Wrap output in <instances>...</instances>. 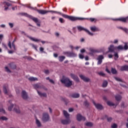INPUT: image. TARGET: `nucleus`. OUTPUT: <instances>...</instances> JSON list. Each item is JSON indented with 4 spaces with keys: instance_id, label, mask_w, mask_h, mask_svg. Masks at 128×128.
I'll list each match as a JSON object with an SVG mask.
<instances>
[{
    "instance_id": "nucleus-25",
    "label": "nucleus",
    "mask_w": 128,
    "mask_h": 128,
    "mask_svg": "<svg viewBox=\"0 0 128 128\" xmlns=\"http://www.w3.org/2000/svg\"><path fill=\"white\" fill-rule=\"evenodd\" d=\"M16 40V38H14V40L12 43V48H13L14 50H16V45L14 44V42Z\"/></svg>"
},
{
    "instance_id": "nucleus-33",
    "label": "nucleus",
    "mask_w": 128,
    "mask_h": 128,
    "mask_svg": "<svg viewBox=\"0 0 128 128\" xmlns=\"http://www.w3.org/2000/svg\"><path fill=\"white\" fill-rule=\"evenodd\" d=\"M102 88H106L108 86V81L104 80L102 85Z\"/></svg>"
},
{
    "instance_id": "nucleus-31",
    "label": "nucleus",
    "mask_w": 128,
    "mask_h": 128,
    "mask_svg": "<svg viewBox=\"0 0 128 128\" xmlns=\"http://www.w3.org/2000/svg\"><path fill=\"white\" fill-rule=\"evenodd\" d=\"M28 80L30 82H36V80H38V78L34 77H30L28 78Z\"/></svg>"
},
{
    "instance_id": "nucleus-56",
    "label": "nucleus",
    "mask_w": 128,
    "mask_h": 128,
    "mask_svg": "<svg viewBox=\"0 0 128 128\" xmlns=\"http://www.w3.org/2000/svg\"><path fill=\"white\" fill-rule=\"evenodd\" d=\"M102 62V60H98V64H100Z\"/></svg>"
},
{
    "instance_id": "nucleus-44",
    "label": "nucleus",
    "mask_w": 128,
    "mask_h": 128,
    "mask_svg": "<svg viewBox=\"0 0 128 128\" xmlns=\"http://www.w3.org/2000/svg\"><path fill=\"white\" fill-rule=\"evenodd\" d=\"M12 108H14V104H11V106L8 108V110H10V112L12 111Z\"/></svg>"
},
{
    "instance_id": "nucleus-47",
    "label": "nucleus",
    "mask_w": 128,
    "mask_h": 128,
    "mask_svg": "<svg viewBox=\"0 0 128 128\" xmlns=\"http://www.w3.org/2000/svg\"><path fill=\"white\" fill-rule=\"evenodd\" d=\"M107 120L109 122H112V117H109V118L107 117Z\"/></svg>"
},
{
    "instance_id": "nucleus-29",
    "label": "nucleus",
    "mask_w": 128,
    "mask_h": 128,
    "mask_svg": "<svg viewBox=\"0 0 128 128\" xmlns=\"http://www.w3.org/2000/svg\"><path fill=\"white\" fill-rule=\"evenodd\" d=\"M36 124H37L38 128L42 126V124H40V120L38 118H36Z\"/></svg>"
},
{
    "instance_id": "nucleus-50",
    "label": "nucleus",
    "mask_w": 128,
    "mask_h": 128,
    "mask_svg": "<svg viewBox=\"0 0 128 128\" xmlns=\"http://www.w3.org/2000/svg\"><path fill=\"white\" fill-rule=\"evenodd\" d=\"M84 105L85 106H88V101H85L84 102Z\"/></svg>"
},
{
    "instance_id": "nucleus-21",
    "label": "nucleus",
    "mask_w": 128,
    "mask_h": 128,
    "mask_svg": "<svg viewBox=\"0 0 128 128\" xmlns=\"http://www.w3.org/2000/svg\"><path fill=\"white\" fill-rule=\"evenodd\" d=\"M37 92L38 94V96H40L42 97H44V98H46L47 95L46 93H42V92L38 91V90H37Z\"/></svg>"
},
{
    "instance_id": "nucleus-38",
    "label": "nucleus",
    "mask_w": 128,
    "mask_h": 128,
    "mask_svg": "<svg viewBox=\"0 0 128 128\" xmlns=\"http://www.w3.org/2000/svg\"><path fill=\"white\" fill-rule=\"evenodd\" d=\"M106 103H107V104L108 106H114V103L110 102V101H108Z\"/></svg>"
},
{
    "instance_id": "nucleus-7",
    "label": "nucleus",
    "mask_w": 128,
    "mask_h": 128,
    "mask_svg": "<svg viewBox=\"0 0 128 128\" xmlns=\"http://www.w3.org/2000/svg\"><path fill=\"white\" fill-rule=\"evenodd\" d=\"M50 120V115L48 113H44L42 118V120L44 122H48Z\"/></svg>"
},
{
    "instance_id": "nucleus-64",
    "label": "nucleus",
    "mask_w": 128,
    "mask_h": 128,
    "mask_svg": "<svg viewBox=\"0 0 128 128\" xmlns=\"http://www.w3.org/2000/svg\"><path fill=\"white\" fill-rule=\"evenodd\" d=\"M55 36H60V34H58V32H56L55 33Z\"/></svg>"
},
{
    "instance_id": "nucleus-41",
    "label": "nucleus",
    "mask_w": 128,
    "mask_h": 128,
    "mask_svg": "<svg viewBox=\"0 0 128 128\" xmlns=\"http://www.w3.org/2000/svg\"><path fill=\"white\" fill-rule=\"evenodd\" d=\"M120 30H124L126 34H128V30L126 28H123L122 27L120 28Z\"/></svg>"
},
{
    "instance_id": "nucleus-48",
    "label": "nucleus",
    "mask_w": 128,
    "mask_h": 128,
    "mask_svg": "<svg viewBox=\"0 0 128 128\" xmlns=\"http://www.w3.org/2000/svg\"><path fill=\"white\" fill-rule=\"evenodd\" d=\"M8 48H10V50H12V43L10 42V41H9L8 42Z\"/></svg>"
},
{
    "instance_id": "nucleus-6",
    "label": "nucleus",
    "mask_w": 128,
    "mask_h": 128,
    "mask_svg": "<svg viewBox=\"0 0 128 128\" xmlns=\"http://www.w3.org/2000/svg\"><path fill=\"white\" fill-rule=\"evenodd\" d=\"M77 28H78V30L80 32H81V30H84V32H87V34H88L89 36H94V34L90 32L87 29H85L83 27H82L81 26H78Z\"/></svg>"
},
{
    "instance_id": "nucleus-17",
    "label": "nucleus",
    "mask_w": 128,
    "mask_h": 128,
    "mask_svg": "<svg viewBox=\"0 0 128 128\" xmlns=\"http://www.w3.org/2000/svg\"><path fill=\"white\" fill-rule=\"evenodd\" d=\"M93 104L94 106H96V108L98 110H102V106L100 104H96L94 101H93Z\"/></svg>"
},
{
    "instance_id": "nucleus-13",
    "label": "nucleus",
    "mask_w": 128,
    "mask_h": 128,
    "mask_svg": "<svg viewBox=\"0 0 128 128\" xmlns=\"http://www.w3.org/2000/svg\"><path fill=\"white\" fill-rule=\"evenodd\" d=\"M77 120L80 122V120H86V118L82 116L80 114H78L76 116Z\"/></svg>"
},
{
    "instance_id": "nucleus-40",
    "label": "nucleus",
    "mask_w": 128,
    "mask_h": 128,
    "mask_svg": "<svg viewBox=\"0 0 128 128\" xmlns=\"http://www.w3.org/2000/svg\"><path fill=\"white\" fill-rule=\"evenodd\" d=\"M114 56L115 60H116V58H118V52H114Z\"/></svg>"
},
{
    "instance_id": "nucleus-46",
    "label": "nucleus",
    "mask_w": 128,
    "mask_h": 128,
    "mask_svg": "<svg viewBox=\"0 0 128 128\" xmlns=\"http://www.w3.org/2000/svg\"><path fill=\"white\" fill-rule=\"evenodd\" d=\"M59 22H60L61 24H64V20L62 18H60Z\"/></svg>"
},
{
    "instance_id": "nucleus-16",
    "label": "nucleus",
    "mask_w": 128,
    "mask_h": 128,
    "mask_svg": "<svg viewBox=\"0 0 128 128\" xmlns=\"http://www.w3.org/2000/svg\"><path fill=\"white\" fill-rule=\"evenodd\" d=\"M76 18H84L82 20H89L91 21L92 22H94V20H96V18H80V17H76Z\"/></svg>"
},
{
    "instance_id": "nucleus-10",
    "label": "nucleus",
    "mask_w": 128,
    "mask_h": 128,
    "mask_svg": "<svg viewBox=\"0 0 128 128\" xmlns=\"http://www.w3.org/2000/svg\"><path fill=\"white\" fill-rule=\"evenodd\" d=\"M3 92L5 94H8V84L4 85Z\"/></svg>"
},
{
    "instance_id": "nucleus-24",
    "label": "nucleus",
    "mask_w": 128,
    "mask_h": 128,
    "mask_svg": "<svg viewBox=\"0 0 128 128\" xmlns=\"http://www.w3.org/2000/svg\"><path fill=\"white\" fill-rule=\"evenodd\" d=\"M90 30H92V32H100V29H98V28H96V26H92V27H90Z\"/></svg>"
},
{
    "instance_id": "nucleus-53",
    "label": "nucleus",
    "mask_w": 128,
    "mask_h": 128,
    "mask_svg": "<svg viewBox=\"0 0 128 128\" xmlns=\"http://www.w3.org/2000/svg\"><path fill=\"white\" fill-rule=\"evenodd\" d=\"M79 58H81L82 60V58H84V55H82V54H80Z\"/></svg>"
},
{
    "instance_id": "nucleus-14",
    "label": "nucleus",
    "mask_w": 128,
    "mask_h": 128,
    "mask_svg": "<svg viewBox=\"0 0 128 128\" xmlns=\"http://www.w3.org/2000/svg\"><path fill=\"white\" fill-rule=\"evenodd\" d=\"M79 76H80V78H81V79L82 80H84L86 82H88L90 80L89 78L86 77L84 75L81 74V75H80Z\"/></svg>"
},
{
    "instance_id": "nucleus-63",
    "label": "nucleus",
    "mask_w": 128,
    "mask_h": 128,
    "mask_svg": "<svg viewBox=\"0 0 128 128\" xmlns=\"http://www.w3.org/2000/svg\"><path fill=\"white\" fill-rule=\"evenodd\" d=\"M109 58H112V54H110L108 55Z\"/></svg>"
},
{
    "instance_id": "nucleus-30",
    "label": "nucleus",
    "mask_w": 128,
    "mask_h": 128,
    "mask_svg": "<svg viewBox=\"0 0 128 128\" xmlns=\"http://www.w3.org/2000/svg\"><path fill=\"white\" fill-rule=\"evenodd\" d=\"M61 100H62L63 102H65V104L66 105L68 104V102H70V101H68V100L66 98H62Z\"/></svg>"
},
{
    "instance_id": "nucleus-43",
    "label": "nucleus",
    "mask_w": 128,
    "mask_h": 128,
    "mask_svg": "<svg viewBox=\"0 0 128 128\" xmlns=\"http://www.w3.org/2000/svg\"><path fill=\"white\" fill-rule=\"evenodd\" d=\"M5 70L6 72H12V71H10V68H8V66L5 67Z\"/></svg>"
},
{
    "instance_id": "nucleus-49",
    "label": "nucleus",
    "mask_w": 128,
    "mask_h": 128,
    "mask_svg": "<svg viewBox=\"0 0 128 128\" xmlns=\"http://www.w3.org/2000/svg\"><path fill=\"white\" fill-rule=\"evenodd\" d=\"M98 74L99 76H106V74L102 72H99Z\"/></svg>"
},
{
    "instance_id": "nucleus-34",
    "label": "nucleus",
    "mask_w": 128,
    "mask_h": 128,
    "mask_svg": "<svg viewBox=\"0 0 128 128\" xmlns=\"http://www.w3.org/2000/svg\"><path fill=\"white\" fill-rule=\"evenodd\" d=\"M111 72L113 74H116L118 72V71H116V68H112Z\"/></svg>"
},
{
    "instance_id": "nucleus-19",
    "label": "nucleus",
    "mask_w": 128,
    "mask_h": 128,
    "mask_svg": "<svg viewBox=\"0 0 128 128\" xmlns=\"http://www.w3.org/2000/svg\"><path fill=\"white\" fill-rule=\"evenodd\" d=\"M8 66H9L10 68H12V70H16V65L14 62L10 63L8 64Z\"/></svg>"
},
{
    "instance_id": "nucleus-4",
    "label": "nucleus",
    "mask_w": 128,
    "mask_h": 128,
    "mask_svg": "<svg viewBox=\"0 0 128 128\" xmlns=\"http://www.w3.org/2000/svg\"><path fill=\"white\" fill-rule=\"evenodd\" d=\"M63 114L66 120H62V124H68L70 123V114L68 113V112L64 110L63 111Z\"/></svg>"
},
{
    "instance_id": "nucleus-51",
    "label": "nucleus",
    "mask_w": 128,
    "mask_h": 128,
    "mask_svg": "<svg viewBox=\"0 0 128 128\" xmlns=\"http://www.w3.org/2000/svg\"><path fill=\"white\" fill-rule=\"evenodd\" d=\"M112 128H118V125H116V124H114L112 126Z\"/></svg>"
},
{
    "instance_id": "nucleus-42",
    "label": "nucleus",
    "mask_w": 128,
    "mask_h": 128,
    "mask_svg": "<svg viewBox=\"0 0 128 128\" xmlns=\"http://www.w3.org/2000/svg\"><path fill=\"white\" fill-rule=\"evenodd\" d=\"M8 120V118H6V116H1V117H0V120Z\"/></svg>"
},
{
    "instance_id": "nucleus-61",
    "label": "nucleus",
    "mask_w": 128,
    "mask_h": 128,
    "mask_svg": "<svg viewBox=\"0 0 128 128\" xmlns=\"http://www.w3.org/2000/svg\"><path fill=\"white\" fill-rule=\"evenodd\" d=\"M118 40L117 39L114 40V44H118Z\"/></svg>"
},
{
    "instance_id": "nucleus-15",
    "label": "nucleus",
    "mask_w": 128,
    "mask_h": 128,
    "mask_svg": "<svg viewBox=\"0 0 128 128\" xmlns=\"http://www.w3.org/2000/svg\"><path fill=\"white\" fill-rule=\"evenodd\" d=\"M22 96L23 100H28V94L24 90H22Z\"/></svg>"
},
{
    "instance_id": "nucleus-22",
    "label": "nucleus",
    "mask_w": 128,
    "mask_h": 128,
    "mask_svg": "<svg viewBox=\"0 0 128 128\" xmlns=\"http://www.w3.org/2000/svg\"><path fill=\"white\" fill-rule=\"evenodd\" d=\"M120 70H121L122 72H124V70H126L128 72V66L125 65L124 66H121Z\"/></svg>"
},
{
    "instance_id": "nucleus-45",
    "label": "nucleus",
    "mask_w": 128,
    "mask_h": 128,
    "mask_svg": "<svg viewBox=\"0 0 128 128\" xmlns=\"http://www.w3.org/2000/svg\"><path fill=\"white\" fill-rule=\"evenodd\" d=\"M32 47L33 48H34V50H38V46H36L34 44H32Z\"/></svg>"
},
{
    "instance_id": "nucleus-36",
    "label": "nucleus",
    "mask_w": 128,
    "mask_h": 128,
    "mask_svg": "<svg viewBox=\"0 0 128 128\" xmlns=\"http://www.w3.org/2000/svg\"><path fill=\"white\" fill-rule=\"evenodd\" d=\"M86 126H92L93 124L92 122H88L86 124Z\"/></svg>"
},
{
    "instance_id": "nucleus-59",
    "label": "nucleus",
    "mask_w": 128,
    "mask_h": 128,
    "mask_svg": "<svg viewBox=\"0 0 128 128\" xmlns=\"http://www.w3.org/2000/svg\"><path fill=\"white\" fill-rule=\"evenodd\" d=\"M8 52V54H14V51L10 50Z\"/></svg>"
},
{
    "instance_id": "nucleus-11",
    "label": "nucleus",
    "mask_w": 128,
    "mask_h": 128,
    "mask_svg": "<svg viewBox=\"0 0 128 128\" xmlns=\"http://www.w3.org/2000/svg\"><path fill=\"white\" fill-rule=\"evenodd\" d=\"M114 20H119L120 22H128V16L126 18H119L114 19Z\"/></svg>"
},
{
    "instance_id": "nucleus-52",
    "label": "nucleus",
    "mask_w": 128,
    "mask_h": 128,
    "mask_svg": "<svg viewBox=\"0 0 128 128\" xmlns=\"http://www.w3.org/2000/svg\"><path fill=\"white\" fill-rule=\"evenodd\" d=\"M0 112H2V114H6V110L3 108H0Z\"/></svg>"
},
{
    "instance_id": "nucleus-37",
    "label": "nucleus",
    "mask_w": 128,
    "mask_h": 128,
    "mask_svg": "<svg viewBox=\"0 0 128 128\" xmlns=\"http://www.w3.org/2000/svg\"><path fill=\"white\" fill-rule=\"evenodd\" d=\"M104 56L100 55L98 56V60H104Z\"/></svg>"
},
{
    "instance_id": "nucleus-9",
    "label": "nucleus",
    "mask_w": 128,
    "mask_h": 128,
    "mask_svg": "<svg viewBox=\"0 0 128 128\" xmlns=\"http://www.w3.org/2000/svg\"><path fill=\"white\" fill-rule=\"evenodd\" d=\"M116 49L120 50H128V44H125L124 46V47H123V46L122 45H120L116 47Z\"/></svg>"
},
{
    "instance_id": "nucleus-35",
    "label": "nucleus",
    "mask_w": 128,
    "mask_h": 128,
    "mask_svg": "<svg viewBox=\"0 0 128 128\" xmlns=\"http://www.w3.org/2000/svg\"><path fill=\"white\" fill-rule=\"evenodd\" d=\"M14 110L17 114H20V108H18V107L14 108Z\"/></svg>"
},
{
    "instance_id": "nucleus-55",
    "label": "nucleus",
    "mask_w": 128,
    "mask_h": 128,
    "mask_svg": "<svg viewBox=\"0 0 128 128\" xmlns=\"http://www.w3.org/2000/svg\"><path fill=\"white\" fill-rule=\"evenodd\" d=\"M8 24L11 28H14V24L12 23H9Z\"/></svg>"
},
{
    "instance_id": "nucleus-57",
    "label": "nucleus",
    "mask_w": 128,
    "mask_h": 128,
    "mask_svg": "<svg viewBox=\"0 0 128 128\" xmlns=\"http://www.w3.org/2000/svg\"><path fill=\"white\" fill-rule=\"evenodd\" d=\"M49 82L51 83L52 84H54V80L50 79Z\"/></svg>"
},
{
    "instance_id": "nucleus-5",
    "label": "nucleus",
    "mask_w": 128,
    "mask_h": 128,
    "mask_svg": "<svg viewBox=\"0 0 128 128\" xmlns=\"http://www.w3.org/2000/svg\"><path fill=\"white\" fill-rule=\"evenodd\" d=\"M1 5L2 6V8H4V10L6 11L8 10V6H10L12 4L8 2H4L1 3Z\"/></svg>"
},
{
    "instance_id": "nucleus-26",
    "label": "nucleus",
    "mask_w": 128,
    "mask_h": 128,
    "mask_svg": "<svg viewBox=\"0 0 128 128\" xmlns=\"http://www.w3.org/2000/svg\"><path fill=\"white\" fill-rule=\"evenodd\" d=\"M28 38H30V40H32V42H40V40L34 38L32 36H28Z\"/></svg>"
},
{
    "instance_id": "nucleus-1",
    "label": "nucleus",
    "mask_w": 128,
    "mask_h": 128,
    "mask_svg": "<svg viewBox=\"0 0 128 128\" xmlns=\"http://www.w3.org/2000/svg\"><path fill=\"white\" fill-rule=\"evenodd\" d=\"M38 12L40 14H48V12H52V14H60L64 18H68L72 22H76L77 20H84V18H78L74 16H70L68 15L64 14L60 12L54 11V10H37Z\"/></svg>"
},
{
    "instance_id": "nucleus-27",
    "label": "nucleus",
    "mask_w": 128,
    "mask_h": 128,
    "mask_svg": "<svg viewBox=\"0 0 128 128\" xmlns=\"http://www.w3.org/2000/svg\"><path fill=\"white\" fill-rule=\"evenodd\" d=\"M26 8H30V10H36V12H38V8H36V7H32V6H30V4L27 5Z\"/></svg>"
},
{
    "instance_id": "nucleus-32",
    "label": "nucleus",
    "mask_w": 128,
    "mask_h": 128,
    "mask_svg": "<svg viewBox=\"0 0 128 128\" xmlns=\"http://www.w3.org/2000/svg\"><path fill=\"white\" fill-rule=\"evenodd\" d=\"M115 98L117 102H118L119 100H122V96L120 95H116L115 96Z\"/></svg>"
},
{
    "instance_id": "nucleus-60",
    "label": "nucleus",
    "mask_w": 128,
    "mask_h": 128,
    "mask_svg": "<svg viewBox=\"0 0 128 128\" xmlns=\"http://www.w3.org/2000/svg\"><path fill=\"white\" fill-rule=\"evenodd\" d=\"M86 52V50L84 49H82L80 50V52L82 53H84V52Z\"/></svg>"
},
{
    "instance_id": "nucleus-28",
    "label": "nucleus",
    "mask_w": 128,
    "mask_h": 128,
    "mask_svg": "<svg viewBox=\"0 0 128 128\" xmlns=\"http://www.w3.org/2000/svg\"><path fill=\"white\" fill-rule=\"evenodd\" d=\"M58 58L59 62H64V60L66 59V56H59Z\"/></svg>"
},
{
    "instance_id": "nucleus-8",
    "label": "nucleus",
    "mask_w": 128,
    "mask_h": 128,
    "mask_svg": "<svg viewBox=\"0 0 128 128\" xmlns=\"http://www.w3.org/2000/svg\"><path fill=\"white\" fill-rule=\"evenodd\" d=\"M64 54H66L68 58H74L76 56V54L74 52H64Z\"/></svg>"
},
{
    "instance_id": "nucleus-62",
    "label": "nucleus",
    "mask_w": 128,
    "mask_h": 128,
    "mask_svg": "<svg viewBox=\"0 0 128 128\" xmlns=\"http://www.w3.org/2000/svg\"><path fill=\"white\" fill-rule=\"evenodd\" d=\"M44 48L40 47V52H44Z\"/></svg>"
},
{
    "instance_id": "nucleus-18",
    "label": "nucleus",
    "mask_w": 128,
    "mask_h": 128,
    "mask_svg": "<svg viewBox=\"0 0 128 128\" xmlns=\"http://www.w3.org/2000/svg\"><path fill=\"white\" fill-rule=\"evenodd\" d=\"M108 52H114V50H116V48L112 44L110 45V46L108 48Z\"/></svg>"
},
{
    "instance_id": "nucleus-20",
    "label": "nucleus",
    "mask_w": 128,
    "mask_h": 128,
    "mask_svg": "<svg viewBox=\"0 0 128 128\" xmlns=\"http://www.w3.org/2000/svg\"><path fill=\"white\" fill-rule=\"evenodd\" d=\"M34 88L36 90H38V88H44V86L40 84H34Z\"/></svg>"
},
{
    "instance_id": "nucleus-3",
    "label": "nucleus",
    "mask_w": 128,
    "mask_h": 128,
    "mask_svg": "<svg viewBox=\"0 0 128 128\" xmlns=\"http://www.w3.org/2000/svg\"><path fill=\"white\" fill-rule=\"evenodd\" d=\"M60 82L62 84H64L66 88H70L72 86V81L70 80V78H64L60 80Z\"/></svg>"
},
{
    "instance_id": "nucleus-12",
    "label": "nucleus",
    "mask_w": 128,
    "mask_h": 128,
    "mask_svg": "<svg viewBox=\"0 0 128 128\" xmlns=\"http://www.w3.org/2000/svg\"><path fill=\"white\" fill-rule=\"evenodd\" d=\"M70 76L74 80H75V82H80V78H78V76L74 74H71Z\"/></svg>"
},
{
    "instance_id": "nucleus-39",
    "label": "nucleus",
    "mask_w": 128,
    "mask_h": 128,
    "mask_svg": "<svg viewBox=\"0 0 128 128\" xmlns=\"http://www.w3.org/2000/svg\"><path fill=\"white\" fill-rule=\"evenodd\" d=\"M114 80H116L117 82H122V80L120 78L118 77H114Z\"/></svg>"
},
{
    "instance_id": "nucleus-23",
    "label": "nucleus",
    "mask_w": 128,
    "mask_h": 128,
    "mask_svg": "<svg viewBox=\"0 0 128 128\" xmlns=\"http://www.w3.org/2000/svg\"><path fill=\"white\" fill-rule=\"evenodd\" d=\"M71 97L73 98H78L80 97V94L76 93L73 94L71 95Z\"/></svg>"
},
{
    "instance_id": "nucleus-2",
    "label": "nucleus",
    "mask_w": 128,
    "mask_h": 128,
    "mask_svg": "<svg viewBox=\"0 0 128 128\" xmlns=\"http://www.w3.org/2000/svg\"><path fill=\"white\" fill-rule=\"evenodd\" d=\"M20 14H22V16H26L27 18H29L32 20H33V22H34L38 26H40V21L38 18H34L26 13H21Z\"/></svg>"
},
{
    "instance_id": "nucleus-58",
    "label": "nucleus",
    "mask_w": 128,
    "mask_h": 128,
    "mask_svg": "<svg viewBox=\"0 0 128 128\" xmlns=\"http://www.w3.org/2000/svg\"><path fill=\"white\" fill-rule=\"evenodd\" d=\"M68 110H69V112H74V108H70L68 109Z\"/></svg>"
},
{
    "instance_id": "nucleus-54",
    "label": "nucleus",
    "mask_w": 128,
    "mask_h": 128,
    "mask_svg": "<svg viewBox=\"0 0 128 128\" xmlns=\"http://www.w3.org/2000/svg\"><path fill=\"white\" fill-rule=\"evenodd\" d=\"M44 72L46 74H50V71H49L48 70H44Z\"/></svg>"
}]
</instances>
